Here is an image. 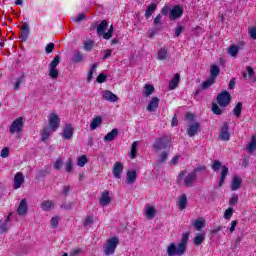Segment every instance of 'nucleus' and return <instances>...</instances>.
I'll return each mask as SVG.
<instances>
[{"label": "nucleus", "instance_id": "f257e3e1", "mask_svg": "<svg viewBox=\"0 0 256 256\" xmlns=\"http://www.w3.org/2000/svg\"><path fill=\"white\" fill-rule=\"evenodd\" d=\"M229 105H231V93L224 90L218 93L216 103H212V113H214V115H223V109L229 107Z\"/></svg>", "mask_w": 256, "mask_h": 256}, {"label": "nucleus", "instance_id": "f03ea898", "mask_svg": "<svg viewBox=\"0 0 256 256\" xmlns=\"http://www.w3.org/2000/svg\"><path fill=\"white\" fill-rule=\"evenodd\" d=\"M189 242V232H184L182 234L181 242L178 246L175 243H170L167 247V255L168 256H182L185 255V251H187V243Z\"/></svg>", "mask_w": 256, "mask_h": 256}, {"label": "nucleus", "instance_id": "7ed1b4c3", "mask_svg": "<svg viewBox=\"0 0 256 256\" xmlns=\"http://www.w3.org/2000/svg\"><path fill=\"white\" fill-rule=\"evenodd\" d=\"M108 27H109V22H107V20H102L96 29V33L98 34V37H103V39H106V41H109V39L113 37L114 28H113V25H111L107 31Z\"/></svg>", "mask_w": 256, "mask_h": 256}, {"label": "nucleus", "instance_id": "20e7f679", "mask_svg": "<svg viewBox=\"0 0 256 256\" xmlns=\"http://www.w3.org/2000/svg\"><path fill=\"white\" fill-rule=\"evenodd\" d=\"M153 149L156 151H169V149H171V138H169V136L157 138L153 144Z\"/></svg>", "mask_w": 256, "mask_h": 256}, {"label": "nucleus", "instance_id": "39448f33", "mask_svg": "<svg viewBox=\"0 0 256 256\" xmlns=\"http://www.w3.org/2000/svg\"><path fill=\"white\" fill-rule=\"evenodd\" d=\"M117 245H119V238L112 237L107 240L106 247L104 249V255H114L115 250L117 249Z\"/></svg>", "mask_w": 256, "mask_h": 256}, {"label": "nucleus", "instance_id": "423d86ee", "mask_svg": "<svg viewBox=\"0 0 256 256\" xmlns=\"http://www.w3.org/2000/svg\"><path fill=\"white\" fill-rule=\"evenodd\" d=\"M23 127H25L24 119L23 117H18L10 125L9 131L12 135H15V133L23 132Z\"/></svg>", "mask_w": 256, "mask_h": 256}, {"label": "nucleus", "instance_id": "0eeeda50", "mask_svg": "<svg viewBox=\"0 0 256 256\" xmlns=\"http://www.w3.org/2000/svg\"><path fill=\"white\" fill-rule=\"evenodd\" d=\"M48 123H49V129L55 132L57 131V129H59V126L61 125V118H59L57 114L51 113L48 118Z\"/></svg>", "mask_w": 256, "mask_h": 256}, {"label": "nucleus", "instance_id": "6e6552de", "mask_svg": "<svg viewBox=\"0 0 256 256\" xmlns=\"http://www.w3.org/2000/svg\"><path fill=\"white\" fill-rule=\"evenodd\" d=\"M183 17V7L181 5H175L170 10L169 19L170 21H175L176 19H181Z\"/></svg>", "mask_w": 256, "mask_h": 256}, {"label": "nucleus", "instance_id": "1a4fd4ad", "mask_svg": "<svg viewBox=\"0 0 256 256\" xmlns=\"http://www.w3.org/2000/svg\"><path fill=\"white\" fill-rule=\"evenodd\" d=\"M219 138L221 141H229L231 139V133L229 132V123L224 122L220 128Z\"/></svg>", "mask_w": 256, "mask_h": 256}, {"label": "nucleus", "instance_id": "9d476101", "mask_svg": "<svg viewBox=\"0 0 256 256\" xmlns=\"http://www.w3.org/2000/svg\"><path fill=\"white\" fill-rule=\"evenodd\" d=\"M199 129H201V125L199 124V122H195L188 126L186 133L188 137H195V135L199 133Z\"/></svg>", "mask_w": 256, "mask_h": 256}, {"label": "nucleus", "instance_id": "9b49d317", "mask_svg": "<svg viewBox=\"0 0 256 256\" xmlns=\"http://www.w3.org/2000/svg\"><path fill=\"white\" fill-rule=\"evenodd\" d=\"M73 133H75V130L73 129V124H66L62 131V137L63 139L69 141V139L73 137Z\"/></svg>", "mask_w": 256, "mask_h": 256}, {"label": "nucleus", "instance_id": "f8f14e48", "mask_svg": "<svg viewBox=\"0 0 256 256\" xmlns=\"http://www.w3.org/2000/svg\"><path fill=\"white\" fill-rule=\"evenodd\" d=\"M123 163L121 162H116L112 168V173L115 177V179H121V175L123 174Z\"/></svg>", "mask_w": 256, "mask_h": 256}, {"label": "nucleus", "instance_id": "ddd939ff", "mask_svg": "<svg viewBox=\"0 0 256 256\" xmlns=\"http://www.w3.org/2000/svg\"><path fill=\"white\" fill-rule=\"evenodd\" d=\"M102 97L105 101H109V103H117V101H119V97L109 90L103 91Z\"/></svg>", "mask_w": 256, "mask_h": 256}, {"label": "nucleus", "instance_id": "4468645a", "mask_svg": "<svg viewBox=\"0 0 256 256\" xmlns=\"http://www.w3.org/2000/svg\"><path fill=\"white\" fill-rule=\"evenodd\" d=\"M25 183V177L23 176V173L17 172L14 176V185L13 189H21V185Z\"/></svg>", "mask_w": 256, "mask_h": 256}, {"label": "nucleus", "instance_id": "2eb2a0df", "mask_svg": "<svg viewBox=\"0 0 256 256\" xmlns=\"http://www.w3.org/2000/svg\"><path fill=\"white\" fill-rule=\"evenodd\" d=\"M197 180V174L195 172L188 173L184 178L185 187H192L193 183Z\"/></svg>", "mask_w": 256, "mask_h": 256}, {"label": "nucleus", "instance_id": "dca6fc26", "mask_svg": "<svg viewBox=\"0 0 256 256\" xmlns=\"http://www.w3.org/2000/svg\"><path fill=\"white\" fill-rule=\"evenodd\" d=\"M29 207L27 205V199L23 198L21 201H20V204L17 208V213L18 215L21 217L23 215H27V211H28Z\"/></svg>", "mask_w": 256, "mask_h": 256}, {"label": "nucleus", "instance_id": "f3484780", "mask_svg": "<svg viewBox=\"0 0 256 256\" xmlns=\"http://www.w3.org/2000/svg\"><path fill=\"white\" fill-rule=\"evenodd\" d=\"M181 81V74L176 73L174 77L170 80L168 87L170 91H173L179 87V82Z\"/></svg>", "mask_w": 256, "mask_h": 256}, {"label": "nucleus", "instance_id": "a211bd4d", "mask_svg": "<svg viewBox=\"0 0 256 256\" xmlns=\"http://www.w3.org/2000/svg\"><path fill=\"white\" fill-rule=\"evenodd\" d=\"M158 107H159V98L153 97L147 105V111H149L150 113H153L157 111Z\"/></svg>", "mask_w": 256, "mask_h": 256}, {"label": "nucleus", "instance_id": "6ab92c4d", "mask_svg": "<svg viewBox=\"0 0 256 256\" xmlns=\"http://www.w3.org/2000/svg\"><path fill=\"white\" fill-rule=\"evenodd\" d=\"M99 203L102 207H105L111 203V197H109V191L105 190L102 192L101 197L99 199Z\"/></svg>", "mask_w": 256, "mask_h": 256}, {"label": "nucleus", "instance_id": "aec40b11", "mask_svg": "<svg viewBox=\"0 0 256 256\" xmlns=\"http://www.w3.org/2000/svg\"><path fill=\"white\" fill-rule=\"evenodd\" d=\"M241 183H243V179H241V177L237 175L233 176V180L231 183L232 191H238V189H241Z\"/></svg>", "mask_w": 256, "mask_h": 256}, {"label": "nucleus", "instance_id": "412c9836", "mask_svg": "<svg viewBox=\"0 0 256 256\" xmlns=\"http://www.w3.org/2000/svg\"><path fill=\"white\" fill-rule=\"evenodd\" d=\"M227 175H229V168L227 166H222L220 172V182L218 184V187L223 186V183H225V180L227 179Z\"/></svg>", "mask_w": 256, "mask_h": 256}, {"label": "nucleus", "instance_id": "4be33fe9", "mask_svg": "<svg viewBox=\"0 0 256 256\" xmlns=\"http://www.w3.org/2000/svg\"><path fill=\"white\" fill-rule=\"evenodd\" d=\"M221 73V69L216 64H212L210 66V78L214 79V81H217V77H219V74Z\"/></svg>", "mask_w": 256, "mask_h": 256}, {"label": "nucleus", "instance_id": "5701e85b", "mask_svg": "<svg viewBox=\"0 0 256 256\" xmlns=\"http://www.w3.org/2000/svg\"><path fill=\"white\" fill-rule=\"evenodd\" d=\"M119 135V129L114 128L112 129L111 132H108L105 136H104V141H107L108 143H110L111 141H114L115 138Z\"/></svg>", "mask_w": 256, "mask_h": 256}, {"label": "nucleus", "instance_id": "b1692460", "mask_svg": "<svg viewBox=\"0 0 256 256\" xmlns=\"http://www.w3.org/2000/svg\"><path fill=\"white\" fill-rule=\"evenodd\" d=\"M126 181L128 185H131L137 181V172L135 170H129L126 174Z\"/></svg>", "mask_w": 256, "mask_h": 256}, {"label": "nucleus", "instance_id": "393cba45", "mask_svg": "<svg viewBox=\"0 0 256 256\" xmlns=\"http://www.w3.org/2000/svg\"><path fill=\"white\" fill-rule=\"evenodd\" d=\"M155 11H157V4L151 3L150 5H148L144 14L146 19H149L150 17H152Z\"/></svg>", "mask_w": 256, "mask_h": 256}, {"label": "nucleus", "instance_id": "a878e982", "mask_svg": "<svg viewBox=\"0 0 256 256\" xmlns=\"http://www.w3.org/2000/svg\"><path fill=\"white\" fill-rule=\"evenodd\" d=\"M178 209L180 211H184V209H187V195L182 194L178 200Z\"/></svg>", "mask_w": 256, "mask_h": 256}, {"label": "nucleus", "instance_id": "bb28decb", "mask_svg": "<svg viewBox=\"0 0 256 256\" xmlns=\"http://www.w3.org/2000/svg\"><path fill=\"white\" fill-rule=\"evenodd\" d=\"M155 93V87L151 84H145L143 90L144 97H151Z\"/></svg>", "mask_w": 256, "mask_h": 256}, {"label": "nucleus", "instance_id": "cd10ccee", "mask_svg": "<svg viewBox=\"0 0 256 256\" xmlns=\"http://www.w3.org/2000/svg\"><path fill=\"white\" fill-rule=\"evenodd\" d=\"M101 123H103V118H101V116H96L93 118L92 122L90 123V131H95V129H97Z\"/></svg>", "mask_w": 256, "mask_h": 256}, {"label": "nucleus", "instance_id": "c85d7f7f", "mask_svg": "<svg viewBox=\"0 0 256 256\" xmlns=\"http://www.w3.org/2000/svg\"><path fill=\"white\" fill-rule=\"evenodd\" d=\"M72 63H82L83 59H85V55L81 51H75L72 56Z\"/></svg>", "mask_w": 256, "mask_h": 256}, {"label": "nucleus", "instance_id": "c756f323", "mask_svg": "<svg viewBox=\"0 0 256 256\" xmlns=\"http://www.w3.org/2000/svg\"><path fill=\"white\" fill-rule=\"evenodd\" d=\"M55 204L52 200H45L41 203V209L42 211H51V209H54Z\"/></svg>", "mask_w": 256, "mask_h": 256}, {"label": "nucleus", "instance_id": "7c9ffc66", "mask_svg": "<svg viewBox=\"0 0 256 256\" xmlns=\"http://www.w3.org/2000/svg\"><path fill=\"white\" fill-rule=\"evenodd\" d=\"M145 209H146L145 217H147V219H154L157 213V210H155V207L146 206Z\"/></svg>", "mask_w": 256, "mask_h": 256}, {"label": "nucleus", "instance_id": "2f4dec72", "mask_svg": "<svg viewBox=\"0 0 256 256\" xmlns=\"http://www.w3.org/2000/svg\"><path fill=\"white\" fill-rule=\"evenodd\" d=\"M167 57H169V53L167 52L166 48H161L160 50H158L156 57L158 61H165Z\"/></svg>", "mask_w": 256, "mask_h": 256}, {"label": "nucleus", "instance_id": "473e14b6", "mask_svg": "<svg viewBox=\"0 0 256 256\" xmlns=\"http://www.w3.org/2000/svg\"><path fill=\"white\" fill-rule=\"evenodd\" d=\"M203 241H205V234L204 233H198L193 239L194 245L196 247H199V245H203Z\"/></svg>", "mask_w": 256, "mask_h": 256}, {"label": "nucleus", "instance_id": "72a5a7b5", "mask_svg": "<svg viewBox=\"0 0 256 256\" xmlns=\"http://www.w3.org/2000/svg\"><path fill=\"white\" fill-rule=\"evenodd\" d=\"M243 112V103L238 102L233 109V115L236 116L237 119L241 117V113Z\"/></svg>", "mask_w": 256, "mask_h": 256}, {"label": "nucleus", "instance_id": "f704fd0d", "mask_svg": "<svg viewBox=\"0 0 256 256\" xmlns=\"http://www.w3.org/2000/svg\"><path fill=\"white\" fill-rule=\"evenodd\" d=\"M51 128L49 127H45L41 133V140L43 141V143L47 142V139H49V137H51Z\"/></svg>", "mask_w": 256, "mask_h": 256}, {"label": "nucleus", "instance_id": "c9c22d12", "mask_svg": "<svg viewBox=\"0 0 256 256\" xmlns=\"http://www.w3.org/2000/svg\"><path fill=\"white\" fill-rule=\"evenodd\" d=\"M215 79L209 77L206 81H204L201 85V89L203 91L209 89V87H212L213 85H215Z\"/></svg>", "mask_w": 256, "mask_h": 256}, {"label": "nucleus", "instance_id": "e433bc0d", "mask_svg": "<svg viewBox=\"0 0 256 256\" xmlns=\"http://www.w3.org/2000/svg\"><path fill=\"white\" fill-rule=\"evenodd\" d=\"M248 153H253V151H256V136L253 135L251 138L250 143L246 147Z\"/></svg>", "mask_w": 256, "mask_h": 256}, {"label": "nucleus", "instance_id": "4c0bfd02", "mask_svg": "<svg viewBox=\"0 0 256 256\" xmlns=\"http://www.w3.org/2000/svg\"><path fill=\"white\" fill-rule=\"evenodd\" d=\"M193 227H195L197 231H201V229L205 227V219L203 218L196 219L195 222L193 223Z\"/></svg>", "mask_w": 256, "mask_h": 256}, {"label": "nucleus", "instance_id": "58836bf2", "mask_svg": "<svg viewBox=\"0 0 256 256\" xmlns=\"http://www.w3.org/2000/svg\"><path fill=\"white\" fill-rule=\"evenodd\" d=\"M169 157V153H167V151H163L160 155H159V158H158V165H163V163H166L167 162V159Z\"/></svg>", "mask_w": 256, "mask_h": 256}, {"label": "nucleus", "instance_id": "ea45409f", "mask_svg": "<svg viewBox=\"0 0 256 256\" xmlns=\"http://www.w3.org/2000/svg\"><path fill=\"white\" fill-rule=\"evenodd\" d=\"M9 231V224L7 222H3V219H0V235H5Z\"/></svg>", "mask_w": 256, "mask_h": 256}, {"label": "nucleus", "instance_id": "a19ab883", "mask_svg": "<svg viewBox=\"0 0 256 256\" xmlns=\"http://www.w3.org/2000/svg\"><path fill=\"white\" fill-rule=\"evenodd\" d=\"M25 81V73H22L21 75H20V77L16 80V82H15V85H14V91H17V90H19L20 89V87H21V84L23 83Z\"/></svg>", "mask_w": 256, "mask_h": 256}, {"label": "nucleus", "instance_id": "79ce46f5", "mask_svg": "<svg viewBox=\"0 0 256 256\" xmlns=\"http://www.w3.org/2000/svg\"><path fill=\"white\" fill-rule=\"evenodd\" d=\"M228 53H229V55H231V57H235L236 55H239V46L231 45L228 48Z\"/></svg>", "mask_w": 256, "mask_h": 256}, {"label": "nucleus", "instance_id": "37998d69", "mask_svg": "<svg viewBox=\"0 0 256 256\" xmlns=\"http://www.w3.org/2000/svg\"><path fill=\"white\" fill-rule=\"evenodd\" d=\"M93 47H95V42H93V40H87L83 44L84 51H91Z\"/></svg>", "mask_w": 256, "mask_h": 256}, {"label": "nucleus", "instance_id": "c03bdc74", "mask_svg": "<svg viewBox=\"0 0 256 256\" xmlns=\"http://www.w3.org/2000/svg\"><path fill=\"white\" fill-rule=\"evenodd\" d=\"M61 63V56L56 55L54 59L51 61L49 68L57 69V66Z\"/></svg>", "mask_w": 256, "mask_h": 256}, {"label": "nucleus", "instance_id": "a18cd8bd", "mask_svg": "<svg viewBox=\"0 0 256 256\" xmlns=\"http://www.w3.org/2000/svg\"><path fill=\"white\" fill-rule=\"evenodd\" d=\"M234 211L235 210L233 209V207H229L228 209H226L224 212V219L229 221L233 217Z\"/></svg>", "mask_w": 256, "mask_h": 256}, {"label": "nucleus", "instance_id": "49530a36", "mask_svg": "<svg viewBox=\"0 0 256 256\" xmlns=\"http://www.w3.org/2000/svg\"><path fill=\"white\" fill-rule=\"evenodd\" d=\"M87 161L88 160L86 155H82L78 157V162H77L78 167H85V165H87Z\"/></svg>", "mask_w": 256, "mask_h": 256}, {"label": "nucleus", "instance_id": "de8ad7c7", "mask_svg": "<svg viewBox=\"0 0 256 256\" xmlns=\"http://www.w3.org/2000/svg\"><path fill=\"white\" fill-rule=\"evenodd\" d=\"M50 79H57L59 77V70L57 68H49Z\"/></svg>", "mask_w": 256, "mask_h": 256}, {"label": "nucleus", "instance_id": "09e8293b", "mask_svg": "<svg viewBox=\"0 0 256 256\" xmlns=\"http://www.w3.org/2000/svg\"><path fill=\"white\" fill-rule=\"evenodd\" d=\"M137 157V141L132 143V148L130 151V158L135 159Z\"/></svg>", "mask_w": 256, "mask_h": 256}, {"label": "nucleus", "instance_id": "8fccbe9b", "mask_svg": "<svg viewBox=\"0 0 256 256\" xmlns=\"http://www.w3.org/2000/svg\"><path fill=\"white\" fill-rule=\"evenodd\" d=\"M238 201H239V195H237V193L232 194L231 198L229 199L230 207H234V205H237Z\"/></svg>", "mask_w": 256, "mask_h": 256}, {"label": "nucleus", "instance_id": "3c124183", "mask_svg": "<svg viewBox=\"0 0 256 256\" xmlns=\"http://www.w3.org/2000/svg\"><path fill=\"white\" fill-rule=\"evenodd\" d=\"M95 69H97V64H92L91 69L89 70L87 81L90 83L93 79V75L95 73Z\"/></svg>", "mask_w": 256, "mask_h": 256}, {"label": "nucleus", "instance_id": "603ef678", "mask_svg": "<svg viewBox=\"0 0 256 256\" xmlns=\"http://www.w3.org/2000/svg\"><path fill=\"white\" fill-rule=\"evenodd\" d=\"M222 164L219 160H214L212 165H211V169L213 171H215L217 173V171H219V169H221Z\"/></svg>", "mask_w": 256, "mask_h": 256}, {"label": "nucleus", "instance_id": "864d4df0", "mask_svg": "<svg viewBox=\"0 0 256 256\" xmlns=\"http://www.w3.org/2000/svg\"><path fill=\"white\" fill-rule=\"evenodd\" d=\"M94 221H95V218L93 216H86L84 219L83 226L87 227L89 225H93Z\"/></svg>", "mask_w": 256, "mask_h": 256}, {"label": "nucleus", "instance_id": "5fc2aeb1", "mask_svg": "<svg viewBox=\"0 0 256 256\" xmlns=\"http://www.w3.org/2000/svg\"><path fill=\"white\" fill-rule=\"evenodd\" d=\"M62 167H63V158H58L54 163V169H56V171H61Z\"/></svg>", "mask_w": 256, "mask_h": 256}, {"label": "nucleus", "instance_id": "6e6d98bb", "mask_svg": "<svg viewBox=\"0 0 256 256\" xmlns=\"http://www.w3.org/2000/svg\"><path fill=\"white\" fill-rule=\"evenodd\" d=\"M54 50H55V44L53 42L48 43L45 47V52L47 53V55H49L50 53H53Z\"/></svg>", "mask_w": 256, "mask_h": 256}, {"label": "nucleus", "instance_id": "4d7b16f0", "mask_svg": "<svg viewBox=\"0 0 256 256\" xmlns=\"http://www.w3.org/2000/svg\"><path fill=\"white\" fill-rule=\"evenodd\" d=\"M73 171V160L69 158L66 162V173H71Z\"/></svg>", "mask_w": 256, "mask_h": 256}, {"label": "nucleus", "instance_id": "13d9d810", "mask_svg": "<svg viewBox=\"0 0 256 256\" xmlns=\"http://www.w3.org/2000/svg\"><path fill=\"white\" fill-rule=\"evenodd\" d=\"M97 83H105L107 81V75L105 73H100L96 78Z\"/></svg>", "mask_w": 256, "mask_h": 256}, {"label": "nucleus", "instance_id": "bf43d9fd", "mask_svg": "<svg viewBox=\"0 0 256 256\" xmlns=\"http://www.w3.org/2000/svg\"><path fill=\"white\" fill-rule=\"evenodd\" d=\"M50 223L53 229H56V227H59V216L52 217Z\"/></svg>", "mask_w": 256, "mask_h": 256}, {"label": "nucleus", "instance_id": "052dcab7", "mask_svg": "<svg viewBox=\"0 0 256 256\" xmlns=\"http://www.w3.org/2000/svg\"><path fill=\"white\" fill-rule=\"evenodd\" d=\"M47 175H49V170L47 169V167H45L42 170H39L38 172V177L41 179L43 177H47Z\"/></svg>", "mask_w": 256, "mask_h": 256}, {"label": "nucleus", "instance_id": "680f3d73", "mask_svg": "<svg viewBox=\"0 0 256 256\" xmlns=\"http://www.w3.org/2000/svg\"><path fill=\"white\" fill-rule=\"evenodd\" d=\"M20 39L24 42L27 41V39H29V31L22 30L20 34Z\"/></svg>", "mask_w": 256, "mask_h": 256}, {"label": "nucleus", "instance_id": "e2e57ef3", "mask_svg": "<svg viewBox=\"0 0 256 256\" xmlns=\"http://www.w3.org/2000/svg\"><path fill=\"white\" fill-rule=\"evenodd\" d=\"M86 15L84 13L78 14L75 18H74V22L75 23H81V21H83V19H86Z\"/></svg>", "mask_w": 256, "mask_h": 256}, {"label": "nucleus", "instance_id": "0e129e2a", "mask_svg": "<svg viewBox=\"0 0 256 256\" xmlns=\"http://www.w3.org/2000/svg\"><path fill=\"white\" fill-rule=\"evenodd\" d=\"M113 51L111 49H105L104 50V56H103V61H107V59H109V57H111Z\"/></svg>", "mask_w": 256, "mask_h": 256}, {"label": "nucleus", "instance_id": "69168bd1", "mask_svg": "<svg viewBox=\"0 0 256 256\" xmlns=\"http://www.w3.org/2000/svg\"><path fill=\"white\" fill-rule=\"evenodd\" d=\"M0 157H2V159H6V157H9V149L7 147L1 150Z\"/></svg>", "mask_w": 256, "mask_h": 256}, {"label": "nucleus", "instance_id": "338daca9", "mask_svg": "<svg viewBox=\"0 0 256 256\" xmlns=\"http://www.w3.org/2000/svg\"><path fill=\"white\" fill-rule=\"evenodd\" d=\"M161 14H158L155 18H154V27H157L158 25H161Z\"/></svg>", "mask_w": 256, "mask_h": 256}, {"label": "nucleus", "instance_id": "774afa93", "mask_svg": "<svg viewBox=\"0 0 256 256\" xmlns=\"http://www.w3.org/2000/svg\"><path fill=\"white\" fill-rule=\"evenodd\" d=\"M251 39H256V27H252L249 31H248Z\"/></svg>", "mask_w": 256, "mask_h": 256}]
</instances>
